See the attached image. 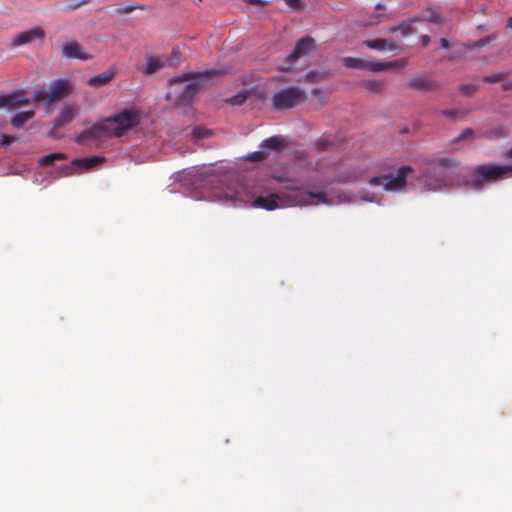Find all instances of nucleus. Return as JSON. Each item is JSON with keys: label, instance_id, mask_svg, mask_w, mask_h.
<instances>
[{"label": "nucleus", "instance_id": "49", "mask_svg": "<svg viewBox=\"0 0 512 512\" xmlns=\"http://www.w3.org/2000/svg\"><path fill=\"white\" fill-rule=\"evenodd\" d=\"M505 158L512 159V147L508 151H506Z\"/></svg>", "mask_w": 512, "mask_h": 512}, {"label": "nucleus", "instance_id": "50", "mask_svg": "<svg viewBox=\"0 0 512 512\" xmlns=\"http://www.w3.org/2000/svg\"><path fill=\"white\" fill-rule=\"evenodd\" d=\"M317 76H318V74H317V73H315V72H310V73H308V74L306 75V78H307V79H310V78H314V77H317Z\"/></svg>", "mask_w": 512, "mask_h": 512}, {"label": "nucleus", "instance_id": "55", "mask_svg": "<svg viewBox=\"0 0 512 512\" xmlns=\"http://www.w3.org/2000/svg\"><path fill=\"white\" fill-rule=\"evenodd\" d=\"M497 135H498V136H503V135H504V131H503L502 129H499V130L497 131Z\"/></svg>", "mask_w": 512, "mask_h": 512}, {"label": "nucleus", "instance_id": "37", "mask_svg": "<svg viewBox=\"0 0 512 512\" xmlns=\"http://www.w3.org/2000/svg\"><path fill=\"white\" fill-rule=\"evenodd\" d=\"M267 158V153L263 150L255 151L249 155V159L252 161H261Z\"/></svg>", "mask_w": 512, "mask_h": 512}, {"label": "nucleus", "instance_id": "45", "mask_svg": "<svg viewBox=\"0 0 512 512\" xmlns=\"http://www.w3.org/2000/svg\"><path fill=\"white\" fill-rule=\"evenodd\" d=\"M441 47L444 49H448L450 47V43L446 38H442L440 40Z\"/></svg>", "mask_w": 512, "mask_h": 512}, {"label": "nucleus", "instance_id": "8", "mask_svg": "<svg viewBox=\"0 0 512 512\" xmlns=\"http://www.w3.org/2000/svg\"><path fill=\"white\" fill-rule=\"evenodd\" d=\"M291 186L289 182L288 185L285 186V190L281 193H271L268 196H258L253 201L254 207L263 208L268 211H272L278 208L286 207V206H294L290 201L292 198V190H289L287 187Z\"/></svg>", "mask_w": 512, "mask_h": 512}, {"label": "nucleus", "instance_id": "9", "mask_svg": "<svg viewBox=\"0 0 512 512\" xmlns=\"http://www.w3.org/2000/svg\"><path fill=\"white\" fill-rule=\"evenodd\" d=\"M291 186L287 187L289 190H292V198H290V202L294 206H304L310 204H330L331 202L328 200V197L325 192H311L306 191L302 188H299L294 185V181H290Z\"/></svg>", "mask_w": 512, "mask_h": 512}, {"label": "nucleus", "instance_id": "28", "mask_svg": "<svg viewBox=\"0 0 512 512\" xmlns=\"http://www.w3.org/2000/svg\"><path fill=\"white\" fill-rule=\"evenodd\" d=\"M365 175V170L362 168H355L348 172L347 175H340L338 181L340 182H355Z\"/></svg>", "mask_w": 512, "mask_h": 512}, {"label": "nucleus", "instance_id": "20", "mask_svg": "<svg viewBox=\"0 0 512 512\" xmlns=\"http://www.w3.org/2000/svg\"><path fill=\"white\" fill-rule=\"evenodd\" d=\"M342 62L344 66L351 69H357V70H369L371 72H377L374 67L377 64V62L374 61H368L362 58H355V57H344L342 59Z\"/></svg>", "mask_w": 512, "mask_h": 512}, {"label": "nucleus", "instance_id": "34", "mask_svg": "<svg viewBox=\"0 0 512 512\" xmlns=\"http://www.w3.org/2000/svg\"><path fill=\"white\" fill-rule=\"evenodd\" d=\"M507 76V73H495L492 75L484 76L483 81L486 83H497L503 80Z\"/></svg>", "mask_w": 512, "mask_h": 512}, {"label": "nucleus", "instance_id": "27", "mask_svg": "<svg viewBox=\"0 0 512 512\" xmlns=\"http://www.w3.org/2000/svg\"><path fill=\"white\" fill-rule=\"evenodd\" d=\"M385 81L383 80H365L361 83V86L370 92L380 94L385 88Z\"/></svg>", "mask_w": 512, "mask_h": 512}, {"label": "nucleus", "instance_id": "42", "mask_svg": "<svg viewBox=\"0 0 512 512\" xmlns=\"http://www.w3.org/2000/svg\"><path fill=\"white\" fill-rule=\"evenodd\" d=\"M194 134L198 137H205L208 134V131L204 128L197 127L194 129Z\"/></svg>", "mask_w": 512, "mask_h": 512}, {"label": "nucleus", "instance_id": "31", "mask_svg": "<svg viewBox=\"0 0 512 512\" xmlns=\"http://www.w3.org/2000/svg\"><path fill=\"white\" fill-rule=\"evenodd\" d=\"M66 158H67L66 154L61 153V152H55V153H51V154H47V155L43 156L40 159L39 163L42 166H46V165H50V164L54 163L55 161L65 160Z\"/></svg>", "mask_w": 512, "mask_h": 512}, {"label": "nucleus", "instance_id": "18", "mask_svg": "<svg viewBox=\"0 0 512 512\" xmlns=\"http://www.w3.org/2000/svg\"><path fill=\"white\" fill-rule=\"evenodd\" d=\"M30 100L23 97L22 91H15L8 95L0 96V108L3 107H16L29 104Z\"/></svg>", "mask_w": 512, "mask_h": 512}, {"label": "nucleus", "instance_id": "35", "mask_svg": "<svg viewBox=\"0 0 512 512\" xmlns=\"http://www.w3.org/2000/svg\"><path fill=\"white\" fill-rule=\"evenodd\" d=\"M144 10L145 9V6L144 5H141V4H135V5H128V6H125V7H122V8H119L117 10V12L119 14H129L135 10Z\"/></svg>", "mask_w": 512, "mask_h": 512}, {"label": "nucleus", "instance_id": "41", "mask_svg": "<svg viewBox=\"0 0 512 512\" xmlns=\"http://www.w3.org/2000/svg\"><path fill=\"white\" fill-rule=\"evenodd\" d=\"M286 4L292 8L298 9L301 7V0H285Z\"/></svg>", "mask_w": 512, "mask_h": 512}, {"label": "nucleus", "instance_id": "47", "mask_svg": "<svg viewBox=\"0 0 512 512\" xmlns=\"http://www.w3.org/2000/svg\"><path fill=\"white\" fill-rule=\"evenodd\" d=\"M171 56L173 58L179 59L180 58V52L177 51V50H173L172 53H171Z\"/></svg>", "mask_w": 512, "mask_h": 512}, {"label": "nucleus", "instance_id": "52", "mask_svg": "<svg viewBox=\"0 0 512 512\" xmlns=\"http://www.w3.org/2000/svg\"><path fill=\"white\" fill-rule=\"evenodd\" d=\"M380 17H381L380 15H377V16L375 17V18H376V20H375V21H372V22H371V24H378V23H380V22H381Z\"/></svg>", "mask_w": 512, "mask_h": 512}, {"label": "nucleus", "instance_id": "44", "mask_svg": "<svg viewBox=\"0 0 512 512\" xmlns=\"http://www.w3.org/2000/svg\"><path fill=\"white\" fill-rule=\"evenodd\" d=\"M421 43L424 47L428 46L430 43V37L428 35H422L420 37Z\"/></svg>", "mask_w": 512, "mask_h": 512}, {"label": "nucleus", "instance_id": "6", "mask_svg": "<svg viewBox=\"0 0 512 512\" xmlns=\"http://www.w3.org/2000/svg\"><path fill=\"white\" fill-rule=\"evenodd\" d=\"M74 87L68 79H58L50 85L49 91L37 90L34 92L33 101L38 103L46 101L52 104L72 93Z\"/></svg>", "mask_w": 512, "mask_h": 512}, {"label": "nucleus", "instance_id": "32", "mask_svg": "<svg viewBox=\"0 0 512 512\" xmlns=\"http://www.w3.org/2000/svg\"><path fill=\"white\" fill-rule=\"evenodd\" d=\"M333 146L334 142L326 136L321 137L315 142V149L319 152L330 150Z\"/></svg>", "mask_w": 512, "mask_h": 512}, {"label": "nucleus", "instance_id": "3", "mask_svg": "<svg viewBox=\"0 0 512 512\" xmlns=\"http://www.w3.org/2000/svg\"><path fill=\"white\" fill-rule=\"evenodd\" d=\"M432 170L426 174L425 181L430 190L436 191L452 185L453 174L458 168L459 162L454 158L439 157L430 160Z\"/></svg>", "mask_w": 512, "mask_h": 512}, {"label": "nucleus", "instance_id": "23", "mask_svg": "<svg viewBox=\"0 0 512 512\" xmlns=\"http://www.w3.org/2000/svg\"><path fill=\"white\" fill-rule=\"evenodd\" d=\"M164 67V61L160 57L148 56L146 58V66L144 73L151 75Z\"/></svg>", "mask_w": 512, "mask_h": 512}, {"label": "nucleus", "instance_id": "15", "mask_svg": "<svg viewBox=\"0 0 512 512\" xmlns=\"http://www.w3.org/2000/svg\"><path fill=\"white\" fill-rule=\"evenodd\" d=\"M243 189L242 185H237V187H231L228 185L225 190L215 191V198L218 200H229L233 202H247L248 199L246 195L241 191Z\"/></svg>", "mask_w": 512, "mask_h": 512}, {"label": "nucleus", "instance_id": "1", "mask_svg": "<svg viewBox=\"0 0 512 512\" xmlns=\"http://www.w3.org/2000/svg\"><path fill=\"white\" fill-rule=\"evenodd\" d=\"M228 73H230L228 68L208 69L201 72L184 73L171 81L172 91L167 94V99L170 98L171 94H175L177 105H189L194 96L209 80L220 78Z\"/></svg>", "mask_w": 512, "mask_h": 512}, {"label": "nucleus", "instance_id": "17", "mask_svg": "<svg viewBox=\"0 0 512 512\" xmlns=\"http://www.w3.org/2000/svg\"><path fill=\"white\" fill-rule=\"evenodd\" d=\"M367 48L377 50V51H384V50H391V51H400L399 45L391 40V39H383V38H376V39H370L366 40L363 43Z\"/></svg>", "mask_w": 512, "mask_h": 512}, {"label": "nucleus", "instance_id": "51", "mask_svg": "<svg viewBox=\"0 0 512 512\" xmlns=\"http://www.w3.org/2000/svg\"><path fill=\"white\" fill-rule=\"evenodd\" d=\"M376 10L378 11H382L385 9V6L381 3H378L376 6H375Z\"/></svg>", "mask_w": 512, "mask_h": 512}, {"label": "nucleus", "instance_id": "26", "mask_svg": "<svg viewBox=\"0 0 512 512\" xmlns=\"http://www.w3.org/2000/svg\"><path fill=\"white\" fill-rule=\"evenodd\" d=\"M405 65H406V60L398 59V60L391 61V62H377V64L375 65L376 67H374V68L377 72H381V71H386L389 69H402L405 67Z\"/></svg>", "mask_w": 512, "mask_h": 512}, {"label": "nucleus", "instance_id": "12", "mask_svg": "<svg viewBox=\"0 0 512 512\" xmlns=\"http://www.w3.org/2000/svg\"><path fill=\"white\" fill-rule=\"evenodd\" d=\"M102 136L108 137V130L104 120L92 124L89 128L76 136L77 144H84L87 139H98Z\"/></svg>", "mask_w": 512, "mask_h": 512}, {"label": "nucleus", "instance_id": "2", "mask_svg": "<svg viewBox=\"0 0 512 512\" xmlns=\"http://www.w3.org/2000/svg\"><path fill=\"white\" fill-rule=\"evenodd\" d=\"M510 177H512V165L480 164L473 168L471 179L466 182V185L473 190H481L485 184Z\"/></svg>", "mask_w": 512, "mask_h": 512}, {"label": "nucleus", "instance_id": "46", "mask_svg": "<svg viewBox=\"0 0 512 512\" xmlns=\"http://www.w3.org/2000/svg\"><path fill=\"white\" fill-rule=\"evenodd\" d=\"M502 90H504V91L512 90V81H511V82H508V83L503 84V85H502Z\"/></svg>", "mask_w": 512, "mask_h": 512}, {"label": "nucleus", "instance_id": "53", "mask_svg": "<svg viewBox=\"0 0 512 512\" xmlns=\"http://www.w3.org/2000/svg\"><path fill=\"white\" fill-rule=\"evenodd\" d=\"M507 27L512 29V17L508 19Z\"/></svg>", "mask_w": 512, "mask_h": 512}, {"label": "nucleus", "instance_id": "48", "mask_svg": "<svg viewBox=\"0 0 512 512\" xmlns=\"http://www.w3.org/2000/svg\"><path fill=\"white\" fill-rule=\"evenodd\" d=\"M249 2L252 4H259V5L265 4V1H263V0H249Z\"/></svg>", "mask_w": 512, "mask_h": 512}, {"label": "nucleus", "instance_id": "11", "mask_svg": "<svg viewBox=\"0 0 512 512\" xmlns=\"http://www.w3.org/2000/svg\"><path fill=\"white\" fill-rule=\"evenodd\" d=\"M105 160V157L102 156H92L74 159L70 165L65 166L63 168V175L70 176L80 170H89L99 164L104 163Z\"/></svg>", "mask_w": 512, "mask_h": 512}, {"label": "nucleus", "instance_id": "7", "mask_svg": "<svg viewBox=\"0 0 512 512\" xmlns=\"http://www.w3.org/2000/svg\"><path fill=\"white\" fill-rule=\"evenodd\" d=\"M306 93L299 87H288L275 93L272 105L276 110L291 109L305 102Z\"/></svg>", "mask_w": 512, "mask_h": 512}, {"label": "nucleus", "instance_id": "33", "mask_svg": "<svg viewBox=\"0 0 512 512\" xmlns=\"http://www.w3.org/2000/svg\"><path fill=\"white\" fill-rule=\"evenodd\" d=\"M247 97V92H241L227 99V102L233 106H240L247 100Z\"/></svg>", "mask_w": 512, "mask_h": 512}, {"label": "nucleus", "instance_id": "40", "mask_svg": "<svg viewBox=\"0 0 512 512\" xmlns=\"http://www.w3.org/2000/svg\"><path fill=\"white\" fill-rule=\"evenodd\" d=\"M488 43V38H482L478 41H476L473 45L469 46L470 48H480Z\"/></svg>", "mask_w": 512, "mask_h": 512}, {"label": "nucleus", "instance_id": "25", "mask_svg": "<svg viewBox=\"0 0 512 512\" xmlns=\"http://www.w3.org/2000/svg\"><path fill=\"white\" fill-rule=\"evenodd\" d=\"M35 115L33 109L17 113L12 119L11 124L16 128H21L28 120L32 119Z\"/></svg>", "mask_w": 512, "mask_h": 512}, {"label": "nucleus", "instance_id": "10", "mask_svg": "<svg viewBox=\"0 0 512 512\" xmlns=\"http://www.w3.org/2000/svg\"><path fill=\"white\" fill-rule=\"evenodd\" d=\"M316 49L317 45L312 37H302L296 42L294 49L288 55L287 62L292 64L300 58L311 56L316 52Z\"/></svg>", "mask_w": 512, "mask_h": 512}, {"label": "nucleus", "instance_id": "14", "mask_svg": "<svg viewBox=\"0 0 512 512\" xmlns=\"http://www.w3.org/2000/svg\"><path fill=\"white\" fill-rule=\"evenodd\" d=\"M45 32L41 27H34L30 30L23 31L15 35L12 39L13 46H21L24 44L31 43L37 39H43Z\"/></svg>", "mask_w": 512, "mask_h": 512}, {"label": "nucleus", "instance_id": "16", "mask_svg": "<svg viewBox=\"0 0 512 512\" xmlns=\"http://www.w3.org/2000/svg\"><path fill=\"white\" fill-rule=\"evenodd\" d=\"M407 87L417 91L429 92L435 90L438 84L427 76H417L408 81Z\"/></svg>", "mask_w": 512, "mask_h": 512}, {"label": "nucleus", "instance_id": "13", "mask_svg": "<svg viewBox=\"0 0 512 512\" xmlns=\"http://www.w3.org/2000/svg\"><path fill=\"white\" fill-rule=\"evenodd\" d=\"M62 55L69 59H79L83 61L90 60L91 54L84 50L81 44L77 41L66 42L62 47Z\"/></svg>", "mask_w": 512, "mask_h": 512}, {"label": "nucleus", "instance_id": "21", "mask_svg": "<svg viewBox=\"0 0 512 512\" xmlns=\"http://www.w3.org/2000/svg\"><path fill=\"white\" fill-rule=\"evenodd\" d=\"M114 77L113 70H106L88 79L87 84L91 87H100L108 84Z\"/></svg>", "mask_w": 512, "mask_h": 512}, {"label": "nucleus", "instance_id": "24", "mask_svg": "<svg viewBox=\"0 0 512 512\" xmlns=\"http://www.w3.org/2000/svg\"><path fill=\"white\" fill-rule=\"evenodd\" d=\"M417 20L418 19L415 18L411 21H404V22L400 23L399 25L391 26L387 29V32L388 33H396L399 31V32H401V34L403 36H409L414 32V29L412 27V22L417 21Z\"/></svg>", "mask_w": 512, "mask_h": 512}, {"label": "nucleus", "instance_id": "29", "mask_svg": "<svg viewBox=\"0 0 512 512\" xmlns=\"http://www.w3.org/2000/svg\"><path fill=\"white\" fill-rule=\"evenodd\" d=\"M89 2L90 0H63L61 10L64 12H72Z\"/></svg>", "mask_w": 512, "mask_h": 512}, {"label": "nucleus", "instance_id": "22", "mask_svg": "<svg viewBox=\"0 0 512 512\" xmlns=\"http://www.w3.org/2000/svg\"><path fill=\"white\" fill-rule=\"evenodd\" d=\"M285 145H286V141L283 137L272 136V137L264 139L261 142L260 147L262 149H270V150L278 151V150L282 149Z\"/></svg>", "mask_w": 512, "mask_h": 512}, {"label": "nucleus", "instance_id": "38", "mask_svg": "<svg viewBox=\"0 0 512 512\" xmlns=\"http://www.w3.org/2000/svg\"><path fill=\"white\" fill-rule=\"evenodd\" d=\"M474 131L471 128L465 129L456 139V141H463L472 138Z\"/></svg>", "mask_w": 512, "mask_h": 512}, {"label": "nucleus", "instance_id": "30", "mask_svg": "<svg viewBox=\"0 0 512 512\" xmlns=\"http://www.w3.org/2000/svg\"><path fill=\"white\" fill-rule=\"evenodd\" d=\"M422 20L430 22V23H435L438 25L442 24L440 13L437 10L432 9V8H427L424 11Z\"/></svg>", "mask_w": 512, "mask_h": 512}, {"label": "nucleus", "instance_id": "43", "mask_svg": "<svg viewBox=\"0 0 512 512\" xmlns=\"http://www.w3.org/2000/svg\"><path fill=\"white\" fill-rule=\"evenodd\" d=\"M442 114L447 116V117H450V118H455L457 117L458 115V111L457 110H454V109H450V110H443L442 111Z\"/></svg>", "mask_w": 512, "mask_h": 512}, {"label": "nucleus", "instance_id": "54", "mask_svg": "<svg viewBox=\"0 0 512 512\" xmlns=\"http://www.w3.org/2000/svg\"><path fill=\"white\" fill-rule=\"evenodd\" d=\"M318 93H320V89L315 88V89H313V90H312V94H313V95H316V94H318Z\"/></svg>", "mask_w": 512, "mask_h": 512}, {"label": "nucleus", "instance_id": "39", "mask_svg": "<svg viewBox=\"0 0 512 512\" xmlns=\"http://www.w3.org/2000/svg\"><path fill=\"white\" fill-rule=\"evenodd\" d=\"M14 137L10 135H3L1 139L2 146H8L14 142Z\"/></svg>", "mask_w": 512, "mask_h": 512}, {"label": "nucleus", "instance_id": "5", "mask_svg": "<svg viewBox=\"0 0 512 512\" xmlns=\"http://www.w3.org/2000/svg\"><path fill=\"white\" fill-rule=\"evenodd\" d=\"M413 172L411 166H401L397 170L395 176L388 174L382 176H374L369 179L371 186H383L387 191H400L407 185V176Z\"/></svg>", "mask_w": 512, "mask_h": 512}, {"label": "nucleus", "instance_id": "4", "mask_svg": "<svg viewBox=\"0 0 512 512\" xmlns=\"http://www.w3.org/2000/svg\"><path fill=\"white\" fill-rule=\"evenodd\" d=\"M104 121L108 130V137L118 138L138 126L141 116L135 109H124L114 116L105 118Z\"/></svg>", "mask_w": 512, "mask_h": 512}, {"label": "nucleus", "instance_id": "19", "mask_svg": "<svg viewBox=\"0 0 512 512\" xmlns=\"http://www.w3.org/2000/svg\"><path fill=\"white\" fill-rule=\"evenodd\" d=\"M77 113H78V111H77L76 107L73 105L63 109L60 112V114L56 117V119L54 120L51 135L54 136V133L57 129L70 123L75 118Z\"/></svg>", "mask_w": 512, "mask_h": 512}, {"label": "nucleus", "instance_id": "36", "mask_svg": "<svg viewBox=\"0 0 512 512\" xmlns=\"http://www.w3.org/2000/svg\"><path fill=\"white\" fill-rule=\"evenodd\" d=\"M478 87L474 84H463L460 86V91L468 96L473 95L477 91Z\"/></svg>", "mask_w": 512, "mask_h": 512}]
</instances>
